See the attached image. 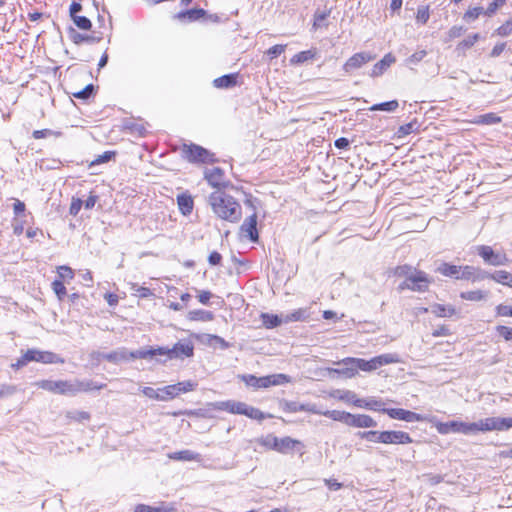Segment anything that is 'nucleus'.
Instances as JSON below:
<instances>
[{
    "label": "nucleus",
    "mask_w": 512,
    "mask_h": 512,
    "mask_svg": "<svg viewBox=\"0 0 512 512\" xmlns=\"http://www.w3.org/2000/svg\"><path fill=\"white\" fill-rule=\"evenodd\" d=\"M98 356L114 364L129 361L128 350L126 348H120L109 353H99Z\"/></svg>",
    "instance_id": "22"
},
{
    "label": "nucleus",
    "mask_w": 512,
    "mask_h": 512,
    "mask_svg": "<svg viewBox=\"0 0 512 512\" xmlns=\"http://www.w3.org/2000/svg\"><path fill=\"white\" fill-rule=\"evenodd\" d=\"M501 120L500 116L491 112L476 116L472 122L479 125H494L500 123Z\"/></svg>",
    "instance_id": "30"
},
{
    "label": "nucleus",
    "mask_w": 512,
    "mask_h": 512,
    "mask_svg": "<svg viewBox=\"0 0 512 512\" xmlns=\"http://www.w3.org/2000/svg\"><path fill=\"white\" fill-rule=\"evenodd\" d=\"M324 415L331 418L334 421H339L344 424H347L349 412L339 411V410H331V411L324 412Z\"/></svg>",
    "instance_id": "46"
},
{
    "label": "nucleus",
    "mask_w": 512,
    "mask_h": 512,
    "mask_svg": "<svg viewBox=\"0 0 512 512\" xmlns=\"http://www.w3.org/2000/svg\"><path fill=\"white\" fill-rule=\"evenodd\" d=\"M310 317L308 308H299L292 313L284 314V323L305 321Z\"/></svg>",
    "instance_id": "26"
},
{
    "label": "nucleus",
    "mask_w": 512,
    "mask_h": 512,
    "mask_svg": "<svg viewBox=\"0 0 512 512\" xmlns=\"http://www.w3.org/2000/svg\"><path fill=\"white\" fill-rule=\"evenodd\" d=\"M354 405L360 408H366L373 411H381L383 412L382 405L383 403L381 401L375 400V399H356L354 400Z\"/></svg>",
    "instance_id": "34"
},
{
    "label": "nucleus",
    "mask_w": 512,
    "mask_h": 512,
    "mask_svg": "<svg viewBox=\"0 0 512 512\" xmlns=\"http://www.w3.org/2000/svg\"><path fill=\"white\" fill-rule=\"evenodd\" d=\"M430 14H429V8L428 6H421L417 10L416 19L421 24H426L429 20Z\"/></svg>",
    "instance_id": "61"
},
{
    "label": "nucleus",
    "mask_w": 512,
    "mask_h": 512,
    "mask_svg": "<svg viewBox=\"0 0 512 512\" xmlns=\"http://www.w3.org/2000/svg\"><path fill=\"white\" fill-rule=\"evenodd\" d=\"M477 432L504 431L512 428V417H488L476 422Z\"/></svg>",
    "instance_id": "6"
},
{
    "label": "nucleus",
    "mask_w": 512,
    "mask_h": 512,
    "mask_svg": "<svg viewBox=\"0 0 512 512\" xmlns=\"http://www.w3.org/2000/svg\"><path fill=\"white\" fill-rule=\"evenodd\" d=\"M483 13H485V12L482 7L470 8L465 12L463 19L466 22H472V21L476 20Z\"/></svg>",
    "instance_id": "53"
},
{
    "label": "nucleus",
    "mask_w": 512,
    "mask_h": 512,
    "mask_svg": "<svg viewBox=\"0 0 512 512\" xmlns=\"http://www.w3.org/2000/svg\"><path fill=\"white\" fill-rule=\"evenodd\" d=\"M381 367L388 364L400 362L399 356L395 353H387L378 356Z\"/></svg>",
    "instance_id": "56"
},
{
    "label": "nucleus",
    "mask_w": 512,
    "mask_h": 512,
    "mask_svg": "<svg viewBox=\"0 0 512 512\" xmlns=\"http://www.w3.org/2000/svg\"><path fill=\"white\" fill-rule=\"evenodd\" d=\"M461 298L469 301H480L485 298V293L481 290L466 291L461 293Z\"/></svg>",
    "instance_id": "52"
},
{
    "label": "nucleus",
    "mask_w": 512,
    "mask_h": 512,
    "mask_svg": "<svg viewBox=\"0 0 512 512\" xmlns=\"http://www.w3.org/2000/svg\"><path fill=\"white\" fill-rule=\"evenodd\" d=\"M161 349L168 359H184L194 354V345L189 340L179 341L172 348L161 347Z\"/></svg>",
    "instance_id": "7"
},
{
    "label": "nucleus",
    "mask_w": 512,
    "mask_h": 512,
    "mask_svg": "<svg viewBox=\"0 0 512 512\" xmlns=\"http://www.w3.org/2000/svg\"><path fill=\"white\" fill-rule=\"evenodd\" d=\"M206 15V11L202 8H193L186 11H181L177 14V18L180 20L187 19L189 22L199 20Z\"/></svg>",
    "instance_id": "28"
},
{
    "label": "nucleus",
    "mask_w": 512,
    "mask_h": 512,
    "mask_svg": "<svg viewBox=\"0 0 512 512\" xmlns=\"http://www.w3.org/2000/svg\"><path fill=\"white\" fill-rule=\"evenodd\" d=\"M479 39L480 35L478 33L467 36L464 40L458 43L456 51L459 54L464 53L467 49H470Z\"/></svg>",
    "instance_id": "38"
},
{
    "label": "nucleus",
    "mask_w": 512,
    "mask_h": 512,
    "mask_svg": "<svg viewBox=\"0 0 512 512\" xmlns=\"http://www.w3.org/2000/svg\"><path fill=\"white\" fill-rule=\"evenodd\" d=\"M163 355H164V352L162 351L161 347L142 348V349L132 351V352L128 351L129 360L148 359V358H153L155 356H163Z\"/></svg>",
    "instance_id": "21"
},
{
    "label": "nucleus",
    "mask_w": 512,
    "mask_h": 512,
    "mask_svg": "<svg viewBox=\"0 0 512 512\" xmlns=\"http://www.w3.org/2000/svg\"><path fill=\"white\" fill-rule=\"evenodd\" d=\"M17 387L10 384H0V398L9 397L15 394Z\"/></svg>",
    "instance_id": "62"
},
{
    "label": "nucleus",
    "mask_w": 512,
    "mask_h": 512,
    "mask_svg": "<svg viewBox=\"0 0 512 512\" xmlns=\"http://www.w3.org/2000/svg\"><path fill=\"white\" fill-rule=\"evenodd\" d=\"M497 35L506 37L512 34V18L507 20L504 24L497 28L495 31Z\"/></svg>",
    "instance_id": "59"
},
{
    "label": "nucleus",
    "mask_w": 512,
    "mask_h": 512,
    "mask_svg": "<svg viewBox=\"0 0 512 512\" xmlns=\"http://www.w3.org/2000/svg\"><path fill=\"white\" fill-rule=\"evenodd\" d=\"M497 333L504 338L505 341H512V328L504 325L496 327Z\"/></svg>",
    "instance_id": "63"
},
{
    "label": "nucleus",
    "mask_w": 512,
    "mask_h": 512,
    "mask_svg": "<svg viewBox=\"0 0 512 512\" xmlns=\"http://www.w3.org/2000/svg\"><path fill=\"white\" fill-rule=\"evenodd\" d=\"M277 440H278V437H276L275 435L273 434H268L264 437H261L258 442L260 445H262L263 447L267 448V449H270V450H275L276 451V447H277Z\"/></svg>",
    "instance_id": "48"
},
{
    "label": "nucleus",
    "mask_w": 512,
    "mask_h": 512,
    "mask_svg": "<svg viewBox=\"0 0 512 512\" xmlns=\"http://www.w3.org/2000/svg\"><path fill=\"white\" fill-rule=\"evenodd\" d=\"M330 15V10H316V12L314 13V27L315 28H319V27H322L323 25H325V20L328 18V16Z\"/></svg>",
    "instance_id": "50"
},
{
    "label": "nucleus",
    "mask_w": 512,
    "mask_h": 512,
    "mask_svg": "<svg viewBox=\"0 0 512 512\" xmlns=\"http://www.w3.org/2000/svg\"><path fill=\"white\" fill-rule=\"evenodd\" d=\"M431 312L438 317H451L456 313V310L451 305L433 304Z\"/></svg>",
    "instance_id": "35"
},
{
    "label": "nucleus",
    "mask_w": 512,
    "mask_h": 512,
    "mask_svg": "<svg viewBox=\"0 0 512 512\" xmlns=\"http://www.w3.org/2000/svg\"><path fill=\"white\" fill-rule=\"evenodd\" d=\"M208 203L213 213L222 220L237 223L242 217L240 203L224 191L212 192L208 197Z\"/></svg>",
    "instance_id": "1"
},
{
    "label": "nucleus",
    "mask_w": 512,
    "mask_h": 512,
    "mask_svg": "<svg viewBox=\"0 0 512 512\" xmlns=\"http://www.w3.org/2000/svg\"><path fill=\"white\" fill-rule=\"evenodd\" d=\"M216 410L227 411L232 414L245 415L251 419L255 420H263L265 415L259 409L249 406L244 402L235 401V400H227V401H219L210 404Z\"/></svg>",
    "instance_id": "3"
},
{
    "label": "nucleus",
    "mask_w": 512,
    "mask_h": 512,
    "mask_svg": "<svg viewBox=\"0 0 512 512\" xmlns=\"http://www.w3.org/2000/svg\"><path fill=\"white\" fill-rule=\"evenodd\" d=\"M242 380L253 388H267L266 376L257 377L255 375H243Z\"/></svg>",
    "instance_id": "37"
},
{
    "label": "nucleus",
    "mask_w": 512,
    "mask_h": 512,
    "mask_svg": "<svg viewBox=\"0 0 512 512\" xmlns=\"http://www.w3.org/2000/svg\"><path fill=\"white\" fill-rule=\"evenodd\" d=\"M260 317L263 325L268 329L278 327L284 323V314L278 316L276 314L262 313Z\"/></svg>",
    "instance_id": "29"
},
{
    "label": "nucleus",
    "mask_w": 512,
    "mask_h": 512,
    "mask_svg": "<svg viewBox=\"0 0 512 512\" xmlns=\"http://www.w3.org/2000/svg\"><path fill=\"white\" fill-rule=\"evenodd\" d=\"M417 129V122H409L407 124L401 125L397 130L398 137H405Z\"/></svg>",
    "instance_id": "54"
},
{
    "label": "nucleus",
    "mask_w": 512,
    "mask_h": 512,
    "mask_svg": "<svg viewBox=\"0 0 512 512\" xmlns=\"http://www.w3.org/2000/svg\"><path fill=\"white\" fill-rule=\"evenodd\" d=\"M177 204L183 215H189L193 210V199L189 194L182 193L177 196Z\"/></svg>",
    "instance_id": "24"
},
{
    "label": "nucleus",
    "mask_w": 512,
    "mask_h": 512,
    "mask_svg": "<svg viewBox=\"0 0 512 512\" xmlns=\"http://www.w3.org/2000/svg\"><path fill=\"white\" fill-rule=\"evenodd\" d=\"M168 457L177 461H194L199 459V454L192 450H182L169 453Z\"/></svg>",
    "instance_id": "31"
},
{
    "label": "nucleus",
    "mask_w": 512,
    "mask_h": 512,
    "mask_svg": "<svg viewBox=\"0 0 512 512\" xmlns=\"http://www.w3.org/2000/svg\"><path fill=\"white\" fill-rule=\"evenodd\" d=\"M409 281L411 285V291L415 292H426L432 283V280L429 278V276L420 270L413 272V276L409 278Z\"/></svg>",
    "instance_id": "12"
},
{
    "label": "nucleus",
    "mask_w": 512,
    "mask_h": 512,
    "mask_svg": "<svg viewBox=\"0 0 512 512\" xmlns=\"http://www.w3.org/2000/svg\"><path fill=\"white\" fill-rule=\"evenodd\" d=\"M369 363H370V360H365V359H361V358H352V357L345 358L341 362H338L339 365L354 364L356 371L359 369V370L367 371V372H369Z\"/></svg>",
    "instance_id": "36"
},
{
    "label": "nucleus",
    "mask_w": 512,
    "mask_h": 512,
    "mask_svg": "<svg viewBox=\"0 0 512 512\" xmlns=\"http://www.w3.org/2000/svg\"><path fill=\"white\" fill-rule=\"evenodd\" d=\"M52 289L60 301H62L67 294L66 287L62 280H54L52 282Z\"/></svg>",
    "instance_id": "51"
},
{
    "label": "nucleus",
    "mask_w": 512,
    "mask_h": 512,
    "mask_svg": "<svg viewBox=\"0 0 512 512\" xmlns=\"http://www.w3.org/2000/svg\"><path fill=\"white\" fill-rule=\"evenodd\" d=\"M346 425L358 428H372L377 426V422L369 415L349 413Z\"/></svg>",
    "instance_id": "14"
},
{
    "label": "nucleus",
    "mask_w": 512,
    "mask_h": 512,
    "mask_svg": "<svg viewBox=\"0 0 512 512\" xmlns=\"http://www.w3.org/2000/svg\"><path fill=\"white\" fill-rule=\"evenodd\" d=\"M205 179L214 188L227 187L224 181V171L219 167L205 170Z\"/></svg>",
    "instance_id": "15"
},
{
    "label": "nucleus",
    "mask_w": 512,
    "mask_h": 512,
    "mask_svg": "<svg viewBox=\"0 0 512 512\" xmlns=\"http://www.w3.org/2000/svg\"><path fill=\"white\" fill-rule=\"evenodd\" d=\"M77 99L88 100L95 94V86L93 84L86 85L82 90L72 93Z\"/></svg>",
    "instance_id": "45"
},
{
    "label": "nucleus",
    "mask_w": 512,
    "mask_h": 512,
    "mask_svg": "<svg viewBox=\"0 0 512 512\" xmlns=\"http://www.w3.org/2000/svg\"><path fill=\"white\" fill-rule=\"evenodd\" d=\"M496 314L503 317H512V307L504 304H499L496 307Z\"/></svg>",
    "instance_id": "64"
},
{
    "label": "nucleus",
    "mask_w": 512,
    "mask_h": 512,
    "mask_svg": "<svg viewBox=\"0 0 512 512\" xmlns=\"http://www.w3.org/2000/svg\"><path fill=\"white\" fill-rule=\"evenodd\" d=\"M301 441L293 439L289 436L278 438L276 451L281 454H287L294 450H301L303 448Z\"/></svg>",
    "instance_id": "17"
},
{
    "label": "nucleus",
    "mask_w": 512,
    "mask_h": 512,
    "mask_svg": "<svg viewBox=\"0 0 512 512\" xmlns=\"http://www.w3.org/2000/svg\"><path fill=\"white\" fill-rule=\"evenodd\" d=\"M477 254L488 265L503 266L508 263V258L504 253L496 252L492 247L487 245H480L477 247Z\"/></svg>",
    "instance_id": "9"
},
{
    "label": "nucleus",
    "mask_w": 512,
    "mask_h": 512,
    "mask_svg": "<svg viewBox=\"0 0 512 512\" xmlns=\"http://www.w3.org/2000/svg\"><path fill=\"white\" fill-rule=\"evenodd\" d=\"M74 24L82 30H90L92 23L89 18L85 16H76L72 18Z\"/></svg>",
    "instance_id": "57"
},
{
    "label": "nucleus",
    "mask_w": 512,
    "mask_h": 512,
    "mask_svg": "<svg viewBox=\"0 0 512 512\" xmlns=\"http://www.w3.org/2000/svg\"><path fill=\"white\" fill-rule=\"evenodd\" d=\"M330 373L343 375L346 378H352L357 374L354 364L344 365L343 368L331 369Z\"/></svg>",
    "instance_id": "47"
},
{
    "label": "nucleus",
    "mask_w": 512,
    "mask_h": 512,
    "mask_svg": "<svg viewBox=\"0 0 512 512\" xmlns=\"http://www.w3.org/2000/svg\"><path fill=\"white\" fill-rule=\"evenodd\" d=\"M399 106L397 100H391L387 102H382L378 104H374L369 108L370 111H386V112H394Z\"/></svg>",
    "instance_id": "41"
},
{
    "label": "nucleus",
    "mask_w": 512,
    "mask_h": 512,
    "mask_svg": "<svg viewBox=\"0 0 512 512\" xmlns=\"http://www.w3.org/2000/svg\"><path fill=\"white\" fill-rule=\"evenodd\" d=\"M395 57L388 53L380 61H378L370 72L371 77H378L382 75L394 62Z\"/></svg>",
    "instance_id": "23"
},
{
    "label": "nucleus",
    "mask_w": 512,
    "mask_h": 512,
    "mask_svg": "<svg viewBox=\"0 0 512 512\" xmlns=\"http://www.w3.org/2000/svg\"><path fill=\"white\" fill-rule=\"evenodd\" d=\"M196 386H197V383L194 381H191V380L176 383V387H177L179 394L192 391L195 389Z\"/></svg>",
    "instance_id": "58"
},
{
    "label": "nucleus",
    "mask_w": 512,
    "mask_h": 512,
    "mask_svg": "<svg viewBox=\"0 0 512 512\" xmlns=\"http://www.w3.org/2000/svg\"><path fill=\"white\" fill-rule=\"evenodd\" d=\"M33 361L40 362L43 364H63L65 362L64 359L57 355L56 353L50 351H41L38 349H28L26 352L22 354L20 358L17 359L15 363L11 364V367L13 369L18 370L26 366L29 362Z\"/></svg>",
    "instance_id": "2"
},
{
    "label": "nucleus",
    "mask_w": 512,
    "mask_h": 512,
    "mask_svg": "<svg viewBox=\"0 0 512 512\" xmlns=\"http://www.w3.org/2000/svg\"><path fill=\"white\" fill-rule=\"evenodd\" d=\"M68 36H69L70 40L74 44H77V45H79V44H81L83 42L94 44V43H98V42H100L102 40V35L101 34H98V35H96L95 33L92 34V35L82 34V33L78 32L73 27L69 28Z\"/></svg>",
    "instance_id": "16"
},
{
    "label": "nucleus",
    "mask_w": 512,
    "mask_h": 512,
    "mask_svg": "<svg viewBox=\"0 0 512 512\" xmlns=\"http://www.w3.org/2000/svg\"><path fill=\"white\" fill-rule=\"evenodd\" d=\"M188 319L191 321H212L214 319V314L211 311L196 309L192 310L188 313Z\"/></svg>",
    "instance_id": "32"
},
{
    "label": "nucleus",
    "mask_w": 512,
    "mask_h": 512,
    "mask_svg": "<svg viewBox=\"0 0 512 512\" xmlns=\"http://www.w3.org/2000/svg\"><path fill=\"white\" fill-rule=\"evenodd\" d=\"M114 157H115V152H113V151H106L103 154L99 155L95 160H93L91 162L90 166L109 162Z\"/></svg>",
    "instance_id": "60"
},
{
    "label": "nucleus",
    "mask_w": 512,
    "mask_h": 512,
    "mask_svg": "<svg viewBox=\"0 0 512 512\" xmlns=\"http://www.w3.org/2000/svg\"><path fill=\"white\" fill-rule=\"evenodd\" d=\"M375 56L368 52H360L351 56L343 65V70L346 73H352L353 71L360 69L366 63L374 60Z\"/></svg>",
    "instance_id": "10"
},
{
    "label": "nucleus",
    "mask_w": 512,
    "mask_h": 512,
    "mask_svg": "<svg viewBox=\"0 0 512 512\" xmlns=\"http://www.w3.org/2000/svg\"><path fill=\"white\" fill-rule=\"evenodd\" d=\"M383 444H409L413 439L404 431H384Z\"/></svg>",
    "instance_id": "13"
},
{
    "label": "nucleus",
    "mask_w": 512,
    "mask_h": 512,
    "mask_svg": "<svg viewBox=\"0 0 512 512\" xmlns=\"http://www.w3.org/2000/svg\"><path fill=\"white\" fill-rule=\"evenodd\" d=\"M184 157L192 163H213L215 162L214 154L202 146L196 144L184 145Z\"/></svg>",
    "instance_id": "4"
},
{
    "label": "nucleus",
    "mask_w": 512,
    "mask_h": 512,
    "mask_svg": "<svg viewBox=\"0 0 512 512\" xmlns=\"http://www.w3.org/2000/svg\"><path fill=\"white\" fill-rule=\"evenodd\" d=\"M72 386H73L72 387L73 388L72 395H75L78 392L101 390L106 387V384H104V383L98 384L92 380H84V381L75 380V381H72Z\"/></svg>",
    "instance_id": "20"
},
{
    "label": "nucleus",
    "mask_w": 512,
    "mask_h": 512,
    "mask_svg": "<svg viewBox=\"0 0 512 512\" xmlns=\"http://www.w3.org/2000/svg\"><path fill=\"white\" fill-rule=\"evenodd\" d=\"M241 231L246 234V236L252 241L257 242L259 235L257 230V215L256 213L252 214L248 218L244 220L240 227Z\"/></svg>",
    "instance_id": "18"
},
{
    "label": "nucleus",
    "mask_w": 512,
    "mask_h": 512,
    "mask_svg": "<svg viewBox=\"0 0 512 512\" xmlns=\"http://www.w3.org/2000/svg\"><path fill=\"white\" fill-rule=\"evenodd\" d=\"M237 84V74H226L214 79L213 85L216 88H231Z\"/></svg>",
    "instance_id": "27"
},
{
    "label": "nucleus",
    "mask_w": 512,
    "mask_h": 512,
    "mask_svg": "<svg viewBox=\"0 0 512 512\" xmlns=\"http://www.w3.org/2000/svg\"><path fill=\"white\" fill-rule=\"evenodd\" d=\"M358 436L362 439H366L371 442L383 443L384 439L382 437L384 436V431H376V430L363 431V432H359Z\"/></svg>",
    "instance_id": "39"
},
{
    "label": "nucleus",
    "mask_w": 512,
    "mask_h": 512,
    "mask_svg": "<svg viewBox=\"0 0 512 512\" xmlns=\"http://www.w3.org/2000/svg\"><path fill=\"white\" fill-rule=\"evenodd\" d=\"M383 413L388 414V416L392 419L402 420L406 422H415L422 420V416L420 414L402 408L383 409Z\"/></svg>",
    "instance_id": "11"
},
{
    "label": "nucleus",
    "mask_w": 512,
    "mask_h": 512,
    "mask_svg": "<svg viewBox=\"0 0 512 512\" xmlns=\"http://www.w3.org/2000/svg\"><path fill=\"white\" fill-rule=\"evenodd\" d=\"M172 510V507L165 505L153 507L145 504H138L135 506L134 512H171Z\"/></svg>",
    "instance_id": "44"
},
{
    "label": "nucleus",
    "mask_w": 512,
    "mask_h": 512,
    "mask_svg": "<svg viewBox=\"0 0 512 512\" xmlns=\"http://www.w3.org/2000/svg\"><path fill=\"white\" fill-rule=\"evenodd\" d=\"M33 385L55 394L72 395L73 391L72 381L67 380H39Z\"/></svg>",
    "instance_id": "8"
},
{
    "label": "nucleus",
    "mask_w": 512,
    "mask_h": 512,
    "mask_svg": "<svg viewBox=\"0 0 512 512\" xmlns=\"http://www.w3.org/2000/svg\"><path fill=\"white\" fill-rule=\"evenodd\" d=\"M437 431L440 434H448L450 432L453 433H462L465 435L477 432L476 422L466 423L462 421H449V422H441L436 426Z\"/></svg>",
    "instance_id": "5"
},
{
    "label": "nucleus",
    "mask_w": 512,
    "mask_h": 512,
    "mask_svg": "<svg viewBox=\"0 0 512 512\" xmlns=\"http://www.w3.org/2000/svg\"><path fill=\"white\" fill-rule=\"evenodd\" d=\"M413 272H417V269L409 265H401L395 269V275L399 277H405V279H408L411 276H413Z\"/></svg>",
    "instance_id": "55"
},
{
    "label": "nucleus",
    "mask_w": 512,
    "mask_h": 512,
    "mask_svg": "<svg viewBox=\"0 0 512 512\" xmlns=\"http://www.w3.org/2000/svg\"><path fill=\"white\" fill-rule=\"evenodd\" d=\"M494 280L497 283L508 286L512 288V274L505 270H497L493 273H488V277Z\"/></svg>",
    "instance_id": "25"
},
{
    "label": "nucleus",
    "mask_w": 512,
    "mask_h": 512,
    "mask_svg": "<svg viewBox=\"0 0 512 512\" xmlns=\"http://www.w3.org/2000/svg\"><path fill=\"white\" fill-rule=\"evenodd\" d=\"M488 277V273L473 266L460 267L459 279L480 281Z\"/></svg>",
    "instance_id": "19"
},
{
    "label": "nucleus",
    "mask_w": 512,
    "mask_h": 512,
    "mask_svg": "<svg viewBox=\"0 0 512 512\" xmlns=\"http://www.w3.org/2000/svg\"><path fill=\"white\" fill-rule=\"evenodd\" d=\"M314 56H315V52L312 50L301 51V52L295 54L290 59V63L293 65L302 64L308 60L313 59Z\"/></svg>",
    "instance_id": "43"
},
{
    "label": "nucleus",
    "mask_w": 512,
    "mask_h": 512,
    "mask_svg": "<svg viewBox=\"0 0 512 512\" xmlns=\"http://www.w3.org/2000/svg\"><path fill=\"white\" fill-rule=\"evenodd\" d=\"M33 138L34 139H42V138H47V137H55V138H59L62 136V132L60 131H54V130H51V129H42V130H35L32 134Z\"/></svg>",
    "instance_id": "49"
},
{
    "label": "nucleus",
    "mask_w": 512,
    "mask_h": 512,
    "mask_svg": "<svg viewBox=\"0 0 512 512\" xmlns=\"http://www.w3.org/2000/svg\"><path fill=\"white\" fill-rule=\"evenodd\" d=\"M160 401H168L179 395L176 384L167 385L159 389Z\"/></svg>",
    "instance_id": "40"
},
{
    "label": "nucleus",
    "mask_w": 512,
    "mask_h": 512,
    "mask_svg": "<svg viewBox=\"0 0 512 512\" xmlns=\"http://www.w3.org/2000/svg\"><path fill=\"white\" fill-rule=\"evenodd\" d=\"M289 376L286 374H272L266 376L267 388L270 386L282 385L289 382Z\"/></svg>",
    "instance_id": "42"
},
{
    "label": "nucleus",
    "mask_w": 512,
    "mask_h": 512,
    "mask_svg": "<svg viewBox=\"0 0 512 512\" xmlns=\"http://www.w3.org/2000/svg\"><path fill=\"white\" fill-rule=\"evenodd\" d=\"M460 267L449 263H442L438 266L437 272L447 277L459 279Z\"/></svg>",
    "instance_id": "33"
}]
</instances>
